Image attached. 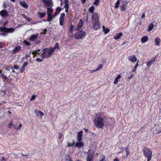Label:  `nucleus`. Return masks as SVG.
Masks as SVG:
<instances>
[{"label":"nucleus","mask_w":161,"mask_h":161,"mask_svg":"<svg viewBox=\"0 0 161 161\" xmlns=\"http://www.w3.org/2000/svg\"><path fill=\"white\" fill-rule=\"evenodd\" d=\"M106 118L103 116V113H100L97 114L93 121L95 126L98 128H102L104 125V119Z\"/></svg>","instance_id":"obj_1"},{"label":"nucleus","mask_w":161,"mask_h":161,"mask_svg":"<svg viewBox=\"0 0 161 161\" xmlns=\"http://www.w3.org/2000/svg\"><path fill=\"white\" fill-rule=\"evenodd\" d=\"M53 51H42L41 56L43 58H48L53 54Z\"/></svg>","instance_id":"obj_2"},{"label":"nucleus","mask_w":161,"mask_h":161,"mask_svg":"<svg viewBox=\"0 0 161 161\" xmlns=\"http://www.w3.org/2000/svg\"><path fill=\"white\" fill-rule=\"evenodd\" d=\"M86 32L82 31H80L76 33L74 38L77 39H79L83 38L86 35Z\"/></svg>","instance_id":"obj_3"},{"label":"nucleus","mask_w":161,"mask_h":161,"mask_svg":"<svg viewBox=\"0 0 161 161\" xmlns=\"http://www.w3.org/2000/svg\"><path fill=\"white\" fill-rule=\"evenodd\" d=\"M143 153L145 156L147 158L152 157V152L149 149L144 148L143 149Z\"/></svg>","instance_id":"obj_4"},{"label":"nucleus","mask_w":161,"mask_h":161,"mask_svg":"<svg viewBox=\"0 0 161 161\" xmlns=\"http://www.w3.org/2000/svg\"><path fill=\"white\" fill-rule=\"evenodd\" d=\"M94 156V153L92 150L90 149L87 153V161H92V158Z\"/></svg>","instance_id":"obj_5"},{"label":"nucleus","mask_w":161,"mask_h":161,"mask_svg":"<svg viewBox=\"0 0 161 161\" xmlns=\"http://www.w3.org/2000/svg\"><path fill=\"white\" fill-rule=\"evenodd\" d=\"M42 1L47 8H52L53 6V2L52 0H42Z\"/></svg>","instance_id":"obj_6"},{"label":"nucleus","mask_w":161,"mask_h":161,"mask_svg":"<svg viewBox=\"0 0 161 161\" xmlns=\"http://www.w3.org/2000/svg\"><path fill=\"white\" fill-rule=\"evenodd\" d=\"M92 22L99 21V17L98 13L95 12L93 13L92 17Z\"/></svg>","instance_id":"obj_7"},{"label":"nucleus","mask_w":161,"mask_h":161,"mask_svg":"<svg viewBox=\"0 0 161 161\" xmlns=\"http://www.w3.org/2000/svg\"><path fill=\"white\" fill-rule=\"evenodd\" d=\"M93 29L95 30H97L99 29L100 27V21L93 22Z\"/></svg>","instance_id":"obj_8"},{"label":"nucleus","mask_w":161,"mask_h":161,"mask_svg":"<svg viewBox=\"0 0 161 161\" xmlns=\"http://www.w3.org/2000/svg\"><path fill=\"white\" fill-rule=\"evenodd\" d=\"M38 34H33L29 38V40L31 41H35L38 38Z\"/></svg>","instance_id":"obj_9"},{"label":"nucleus","mask_w":161,"mask_h":161,"mask_svg":"<svg viewBox=\"0 0 161 161\" xmlns=\"http://www.w3.org/2000/svg\"><path fill=\"white\" fill-rule=\"evenodd\" d=\"M0 14L2 17H6L8 15V13L7 10H3L0 12Z\"/></svg>","instance_id":"obj_10"},{"label":"nucleus","mask_w":161,"mask_h":161,"mask_svg":"<svg viewBox=\"0 0 161 161\" xmlns=\"http://www.w3.org/2000/svg\"><path fill=\"white\" fill-rule=\"evenodd\" d=\"M34 112L38 117L40 116L41 117V119L42 118V117L44 115V113L39 110L35 109L34 110Z\"/></svg>","instance_id":"obj_11"},{"label":"nucleus","mask_w":161,"mask_h":161,"mask_svg":"<svg viewBox=\"0 0 161 161\" xmlns=\"http://www.w3.org/2000/svg\"><path fill=\"white\" fill-rule=\"evenodd\" d=\"M83 132L82 131H80L78 132L77 134V141H81L82 139V135Z\"/></svg>","instance_id":"obj_12"},{"label":"nucleus","mask_w":161,"mask_h":161,"mask_svg":"<svg viewBox=\"0 0 161 161\" xmlns=\"http://www.w3.org/2000/svg\"><path fill=\"white\" fill-rule=\"evenodd\" d=\"M156 57L154 58V59H152L150 60L149 62H146V64L147 67L149 68L152 64H153L156 59Z\"/></svg>","instance_id":"obj_13"},{"label":"nucleus","mask_w":161,"mask_h":161,"mask_svg":"<svg viewBox=\"0 0 161 161\" xmlns=\"http://www.w3.org/2000/svg\"><path fill=\"white\" fill-rule=\"evenodd\" d=\"M59 48V45L58 43L57 42L56 43V44L55 46L53 48H52L50 50H54L55 49H58ZM49 50L47 48H45L43 49L42 50Z\"/></svg>","instance_id":"obj_14"},{"label":"nucleus","mask_w":161,"mask_h":161,"mask_svg":"<svg viewBox=\"0 0 161 161\" xmlns=\"http://www.w3.org/2000/svg\"><path fill=\"white\" fill-rule=\"evenodd\" d=\"M128 59L130 61L135 62L136 60V58L134 55L130 56L128 57Z\"/></svg>","instance_id":"obj_15"},{"label":"nucleus","mask_w":161,"mask_h":161,"mask_svg":"<svg viewBox=\"0 0 161 161\" xmlns=\"http://www.w3.org/2000/svg\"><path fill=\"white\" fill-rule=\"evenodd\" d=\"M84 145V144L81 141H78V142H76L75 146L79 148H80Z\"/></svg>","instance_id":"obj_16"},{"label":"nucleus","mask_w":161,"mask_h":161,"mask_svg":"<svg viewBox=\"0 0 161 161\" xmlns=\"http://www.w3.org/2000/svg\"><path fill=\"white\" fill-rule=\"evenodd\" d=\"M38 51H31V52L29 53V55H25V57L26 58H27V59L28 60V58L30 57L31 56L30 54H31L33 55V57L34 56V55L36 53H37V52Z\"/></svg>","instance_id":"obj_17"},{"label":"nucleus","mask_w":161,"mask_h":161,"mask_svg":"<svg viewBox=\"0 0 161 161\" xmlns=\"http://www.w3.org/2000/svg\"><path fill=\"white\" fill-rule=\"evenodd\" d=\"M148 38L147 36H144L141 39V41L142 43H144L147 42L148 40Z\"/></svg>","instance_id":"obj_18"},{"label":"nucleus","mask_w":161,"mask_h":161,"mask_svg":"<svg viewBox=\"0 0 161 161\" xmlns=\"http://www.w3.org/2000/svg\"><path fill=\"white\" fill-rule=\"evenodd\" d=\"M123 35V33L122 32L116 34L114 36V38L115 40H118Z\"/></svg>","instance_id":"obj_19"},{"label":"nucleus","mask_w":161,"mask_h":161,"mask_svg":"<svg viewBox=\"0 0 161 161\" xmlns=\"http://www.w3.org/2000/svg\"><path fill=\"white\" fill-rule=\"evenodd\" d=\"M20 3V5L25 8H28V6L24 1H21Z\"/></svg>","instance_id":"obj_20"},{"label":"nucleus","mask_w":161,"mask_h":161,"mask_svg":"<svg viewBox=\"0 0 161 161\" xmlns=\"http://www.w3.org/2000/svg\"><path fill=\"white\" fill-rule=\"evenodd\" d=\"M121 77V76L119 75H118L115 78L114 82V84H117L118 81V80L120 79Z\"/></svg>","instance_id":"obj_21"},{"label":"nucleus","mask_w":161,"mask_h":161,"mask_svg":"<svg viewBox=\"0 0 161 161\" xmlns=\"http://www.w3.org/2000/svg\"><path fill=\"white\" fill-rule=\"evenodd\" d=\"M14 31V29L12 28H6V32L9 33H12Z\"/></svg>","instance_id":"obj_22"},{"label":"nucleus","mask_w":161,"mask_h":161,"mask_svg":"<svg viewBox=\"0 0 161 161\" xmlns=\"http://www.w3.org/2000/svg\"><path fill=\"white\" fill-rule=\"evenodd\" d=\"M47 15V21L48 22H50L52 21V19L54 18L52 14H48Z\"/></svg>","instance_id":"obj_23"},{"label":"nucleus","mask_w":161,"mask_h":161,"mask_svg":"<svg viewBox=\"0 0 161 161\" xmlns=\"http://www.w3.org/2000/svg\"><path fill=\"white\" fill-rule=\"evenodd\" d=\"M160 39L158 37H156L155 40V44L157 46H159L160 45Z\"/></svg>","instance_id":"obj_24"},{"label":"nucleus","mask_w":161,"mask_h":161,"mask_svg":"<svg viewBox=\"0 0 161 161\" xmlns=\"http://www.w3.org/2000/svg\"><path fill=\"white\" fill-rule=\"evenodd\" d=\"M47 14H52L53 11V9H52V8H47Z\"/></svg>","instance_id":"obj_25"},{"label":"nucleus","mask_w":161,"mask_h":161,"mask_svg":"<svg viewBox=\"0 0 161 161\" xmlns=\"http://www.w3.org/2000/svg\"><path fill=\"white\" fill-rule=\"evenodd\" d=\"M103 29L105 34H107L109 31V30L108 28H106L105 27L104 25L103 26Z\"/></svg>","instance_id":"obj_26"},{"label":"nucleus","mask_w":161,"mask_h":161,"mask_svg":"<svg viewBox=\"0 0 161 161\" xmlns=\"http://www.w3.org/2000/svg\"><path fill=\"white\" fill-rule=\"evenodd\" d=\"M38 14L39 16L41 18H44L46 15V13H45L40 12H38Z\"/></svg>","instance_id":"obj_27"},{"label":"nucleus","mask_w":161,"mask_h":161,"mask_svg":"<svg viewBox=\"0 0 161 161\" xmlns=\"http://www.w3.org/2000/svg\"><path fill=\"white\" fill-rule=\"evenodd\" d=\"M95 9L94 7L93 6H92L89 8L88 11L90 13L92 14L93 13L95 10Z\"/></svg>","instance_id":"obj_28"},{"label":"nucleus","mask_w":161,"mask_h":161,"mask_svg":"<svg viewBox=\"0 0 161 161\" xmlns=\"http://www.w3.org/2000/svg\"><path fill=\"white\" fill-rule=\"evenodd\" d=\"M120 2V0H117L116 2L115 3L114 7L115 8H119V3Z\"/></svg>","instance_id":"obj_29"},{"label":"nucleus","mask_w":161,"mask_h":161,"mask_svg":"<svg viewBox=\"0 0 161 161\" xmlns=\"http://www.w3.org/2000/svg\"><path fill=\"white\" fill-rule=\"evenodd\" d=\"M65 1V5L64 6V8H69V1L68 0H64Z\"/></svg>","instance_id":"obj_30"},{"label":"nucleus","mask_w":161,"mask_h":161,"mask_svg":"<svg viewBox=\"0 0 161 161\" xmlns=\"http://www.w3.org/2000/svg\"><path fill=\"white\" fill-rule=\"evenodd\" d=\"M83 25V22L81 21V19L80 20L78 24V29H80L82 27Z\"/></svg>","instance_id":"obj_31"},{"label":"nucleus","mask_w":161,"mask_h":161,"mask_svg":"<svg viewBox=\"0 0 161 161\" xmlns=\"http://www.w3.org/2000/svg\"><path fill=\"white\" fill-rule=\"evenodd\" d=\"M6 27H0V32H6Z\"/></svg>","instance_id":"obj_32"},{"label":"nucleus","mask_w":161,"mask_h":161,"mask_svg":"<svg viewBox=\"0 0 161 161\" xmlns=\"http://www.w3.org/2000/svg\"><path fill=\"white\" fill-rule=\"evenodd\" d=\"M153 24L152 23L150 24L149 25V27L148 29V31H151L153 29Z\"/></svg>","instance_id":"obj_33"},{"label":"nucleus","mask_w":161,"mask_h":161,"mask_svg":"<svg viewBox=\"0 0 161 161\" xmlns=\"http://www.w3.org/2000/svg\"><path fill=\"white\" fill-rule=\"evenodd\" d=\"M126 6L125 4H122L121 7V10L122 11H124L126 10Z\"/></svg>","instance_id":"obj_34"},{"label":"nucleus","mask_w":161,"mask_h":161,"mask_svg":"<svg viewBox=\"0 0 161 161\" xmlns=\"http://www.w3.org/2000/svg\"><path fill=\"white\" fill-rule=\"evenodd\" d=\"M62 10V8L60 7H58L56 8V13H59Z\"/></svg>","instance_id":"obj_35"},{"label":"nucleus","mask_w":161,"mask_h":161,"mask_svg":"<svg viewBox=\"0 0 161 161\" xmlns=\"http://www.w3.org/2000/svg\"><path fill=\"white\" fill-rule=\"evenodd\" d=\"M22 126V125L21 124H19V126L18 127H16L15 126H14V128L16 130H19L21 129V128Z\"/></svg>","instance_id":"obj_36"},{"label":"nucleus","mask_w":161,"mask_h":161,"mask_svg":"<svg viewBox=\"0 0 161 161\" xmlns=\"http://www.w3.org/2000/svg\"><path fill=\"white\" fill-rule=\"evenodd\" d=\"M74 28V27L73 25H70V28L69 29V32L71 34H72L73 33V30Z\"/></svg>","instance_id":"obj_37"},{"label":"nucleus","mask_w":161,"mask_h":161,"mask_svg":"<svg viewBox=\"0 0 161 161\" xmlns=\"http://www.w3.org/2000/svg\"><path fill=\"white\" fill-rule=\"evenodd\" d=\"M65 16V14L64 13H62L61 14L59 19L64 20V18Z\"/></svg>","instance_id":"obj_38"},{"label":"nucleus","mask_w":161,"mask_h":161,"mask_svg":"<svg viewBox=\"0 0 161 161\" xmlns=\"http://www.w3.org/2000/svg\"><path fill=\"white\" fill-rule=\"evenodd\" d=\"M125 151L126 153V156H127L130 153L129 150V147H126Z\"/></svg>","instance_id":"obj_39"},{"label":"nucleus","mask_w":161,"mask_h":161,"mask_svg":"<svg viewBox=\"0 0 161 161\" xmlns=\"http://www.w3.org/2000/svg\"><path fill=\"white\" fill-rule=\"evenodd\" d=\"M99 0H95L93 4L96 6H98L99 4Z\"/></svg>","instance_id":"obj_40"},{"label":"nucleus","mask_w":161,"mask_h":161,"mask_svg":"<svg viewBox=\"0 0 161 161\" xmlns=\"http://www.w3.org/2000/svg\"><path fill=\"white\" fill-rule=\"evenodd\" d=\"M23 42L24 44H25V45L27 46H29L30 45V43L26 40H24Z\"/></svg>","instance_id":"obj_41"},{"label":"nucleus","mask_w":161,"mask_h":161,"mask_svg":"<svg viewBox=\"0 0 161 161\" xmlns=\"http://www.w3.org/2000/svg\"><path fill=\"white\" fill-rule=\"evenodd\" d=\"M75 141L74 140L73 141V143H71V144H70L69 143V142H68V146L69 147H71L73 146V145L74 144H75Z\"/></svg>","instance_id":"obj_42"},{"label":"nucleus","mask_w":161,"mask_h":161,"mask_svg":"<svg viewBox=\"0 0 161 161\" xmlns=\"http://www.w3.org/2000/svg\"><path fill=\"white\" fill-rule=\"evenodd\" d=\"M64 20L63 19H59V24L60 25H64Z\"/></svg>","instance_id":"obj_43"},{"label":"nucleus","mask_w":161,"mask_h":161,"mask_svg":"<svg viewBox=\"0 0 161 161\" xmlns=\"http://www.w3.org/2000/svg\"><path fill=\"white\" fill-rule=\"evenodd\" d=\"M28 63L27 62H24L22 66V67L25 68L26 66L28 65Z\"/></svg>","instance_id":"obj_44"},{"label":"nucleus","mask_w":161,"mask_h":161,"mask_svg":"<svg viewBox=\"0 0 161 161\" xmlns=\"http://www.w3.org/2000/svg\"><path fill=\"white\" fill-rule=\"evenodd\" d=\"M103 67V65L102 64H100L99 65L98 68L95 69V70H98L99 69H101Z\"/></svg>","instance_id":"obj_45"},{"label":"nucleus","mask_w":161,"mask_h":161,"mask_svg":"<svg viewBox=\"0 0 161 161\" xmlns=\"http://www.w3.org/2000/svg\"><path fill=\"white\" fill-rule=\"evenodd\" d=\"M14 126L13 125L12 122H9L8 125V127L9 128H11L12 127H14Z\"/></svg>","instance_id":"obj_46"},{"label":"nucleus","mask_w":161,"mask_h":161,"mask_svg":"<svg viewBox=\"0 0 161 161\" xmlns=\"http://www.w3.org/2000/svg\"><path fill=\"white\" fill-rule=\"evenodd\" d=\"M36 97V95H32L30 99V101H33L34 99Z\"/></svg>","instance_id":"obj_47"},{"label":"nucleus","mask_w":161,"mask_h":161,"mask_svg":"<svg viewBox=\"0 0 161 161\" xmlns=\"http://www.w3.org/2000/svg\"><path fill=\"white\" fill-rule=\"evenodd\" d=\"M7 4L5 2V1H4V3H3V7L4 8H7Z\"/></svg>","instance_id":"obj_48"},{"label":"nucleus","mask_w":161,"mask_h":161,"mask_svg":"<svg viewBox=\"0 0 161 161\" xmlns=\"http://www.w3.org/2000/svg\"><path fill=\"white\" fill-rule=\"evenodd\" d=\"M36 61L37 62H41L42 61V60L41 58H38L36 59Z\"/></svg>","instance_id":"obj_49"},{"label":"nucleus","mask_w":161,"mask_h":161,"mask_svg":"<svg viewBox=\"0 0 161 161\" xmlns=\"http://www.w3.org/2000/svg\"><path fill=\"white\" fill-rule=\"evenodd\" d=\"M4 43L2 42H0V48L4 47Z\"/></svg>","instance_id":"obj_50"},{"label":"nucleus","mask_w":161,"mask_h":161,"mask_svg":"<svg viewBox=\"0 0 161 161\" xmlns=\"http://www.w3.org/2000/svg\"><path fill=\"white\" fill-rule=\"evenodd\" d=\"M1 76L5 80H6L8 79L7 77L4 74H1Z\"/></svg>","instance_id":"obj_51"},{"label":"nucleus","mask_w":161,"mask_h":161,"mask_svg":"<svg viewBox=\"0 0 161 161\" xmlns=\"http://www.w3.org/2000/svg\"><path fill=\"white\" fill-rule=\"evenodd\" d=\"M47 29H45L44 30L43 32L41 33V34H46V32H47Z\"/></svg>","instance_id":"obj_52"},{"label":"nucleus","mask_w":161,"mask_h":161,"mask_svg":"<svg viewBox=\"0 0 161 161\" xmlns=\"http://www.w3.org/2000/svg\"><path fill=\"white\" fill-rule=\"evenodd\" d=\"M25 70V68L21 67L20 69V71L21 73H22Z\"/></svg>","instance_id":"obj_53"},{"label":"nucleus","mask_w":161,"mask_h":161,"mask_svg":"<svg viewBox=\"0 0 161 161\" xmlns=\"http://www.w3.org/2000/svg\"><path fill=\"white\" fill-rule=\"evenodd\" d=\"M14 68L15 69H17L19 68V67L16 65H14Z\"/></svg>","instance_id":"obj_54"},{"label":"nucleus","mask_w":161,"mask_h":161,"mask_svg":"<svg viewBox=\"0 0 161 161\" xmlns=\"http://www.w3.org/2000/svg\"><path fill=\"white\" fill-rule=\"evenodd\" d=\"M59 136L58 137V138L59 139H61L62 138V134L61 133H59Z\"/></svg>","instance_id":"obj_55"},{"label":"nucleus","mask_w":161,"mask_h":161,"mask_svg":"<svg viewBox=\"0 0 161 161\" xmlns=\"http://www.w3.org/2000/svg\"><path fill=\"white\" fill-rule=\"evenodd\" d=\"M65 8V12L66 13H68V12L69 8Z\"/></svg>","instance_id":"obj_56"},{"label":"nucleus","mask_w":161,"mask_h":161,"mask_svg":"<svg viewBox=\"0 0 161 161\" xmlns=\"http://www.w3.org/2000/svg\"><path fill=\"white\" fill-rule=\"evenodd\" d=\"M81 1L82 4H84L86 3V0H81Z\"/></svg>","instance_id":"obj_57"},{"label":"nucleus","mask_w":161,"mask_h":161,"mask_svg":"<svg viewBox=\"0 0 161 161\" xmlns=\"http://www.w3.org/2000/svg\"><path fill=\"white\" fill-rule=\"evenodd\" d=\"M142 18H144L145 17V14L144 13L143 14L141 17Z\"/></svg>","instance_id":"obj_58"},{"label":"nucleus","mask_w":161,"mask_h":161,"mask_svg":"<svg viewBox=\"0 0 161 161\" xmlns=\"http://www.w3.org/2000/svg\"><path fill=\"white\" fill-rule=\"evenodd\" d=\"M161 132V130H158L157 131L156 133H159Z\"/></svg>","instance_id":"obj_59"},{"label":"nucleus","mask_w":161,"mask_h":161,"mask_svg":"<svg viewBox=\"0 0 161 161\" xmlns=\"http://www.w3.org/2000/svg\"><path fill=\"white\" fill-rule=\"evenodd\" d=\"M138 66V62L135 65V68H136V67Z\"/></svg>","instance_id":"obj_60"},{"label":"nucleus","mask_w":161,"mask_h":161,"mask_svg":"<svg viewBox=\"0 0 161 161\" xmlns=\"http://www.w3.org/2000/svg\"><path fill=\"white\" fill-rule=\"evenodd\" d=\"M13 50H19V49H18V48L17 47H16L14 49H13Z\"/></svg>","instance_id":"obj_61"},{"label":"nucleus","mask_w":161,"mask_h":161,"mask_svg":"<svg viewBox=\"0 0 161 161\" xmlns=\"http://www.w3.org/2000/svg\"><path fill=\"white\" fill-rule=\"evenodd\" d=\"M136 68H134V69L133 70H132V71L133 72H135V71H136Z\"/></svg>","instance_id":"obj_62"},{"label":"nucleus","mask_w":161,"mask_h":161,"mask_svg":"<svg viewBox=\"0 0 161 161\" xmlns=\"http://www.w3.org/2000/svg\"><path fill=\"white\" fill-rule=\"evenodd\" d=\"M26 19L28 21H31V19L29 18H27Z\"/></svg>","instance_id":"obj_63"},{"label":"nucleus","mask_w":161,"mask_h":161,"mask_svg":"<svg viewBox=\"0 0 161 161\" xmlns=\"http://www.w3.org/2000/svg\"><path fill=\"white\" fill-rule=\"evenodd\" d=\"M100 161H105V158H103Z\"/></svg>","instance_id":"obj_64"}]
</instances>
